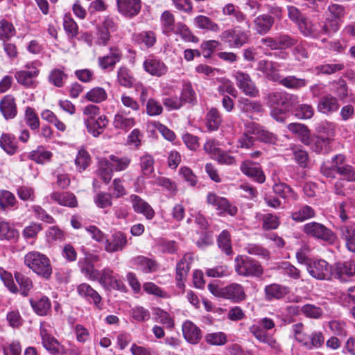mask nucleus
I'll use <instances>...</instances> for the list:
<instances>
[{
  "label": "nucleus",
  "instance_id": "obj_1",
  "mask_svg": "<svg viewBox=\"0 0 355 355\" xmlns=\"http://www.w3.org/2000/svg\"><path fill=\"white\" fill-rule=\"evenodd\" d=\"M82 272L85 277L92 281H96L105 290H123L122 282L117 279L114 271L109 268H105L98 270L94 268L93 264L88 263L83 268Z\"/></svg>",
  "mask_w": 355,
  "mask_h": 355
},
{
  "label": "nucleus",
  "instance_id": "obj_2",
  "mask_svg": "<svg viewBox=\"0 0 355 355\" xmlns=\"http://www.w3.org/2000/svg\"><path fill=\"white\" fill-rule=\"evenodd\" d=\"M25 265L37 275L49 279L53 272L49 259L38 252H30L24 257Z\"/></svg>",
  "mask_w": 355,
  "mask_h": 355
},
{
  "label": "nucleus",
  "instance_id": "obj_3",
  "mask_svg": "<svg viewBox=\"0 0 355 355\" xmlns=\"http://www.w3.org/2000/svg\"><path fill=\"white\" fill-rule=\"evenodd\" d=\"M250 37V28L244 30L240 26L225 30L220 35L221 41L227 43L231 48H241L248 42Z\"/></svg>",
  "mask_w": 355,
  "mask_h": 355
},
{
  "label": "nucleus",
  "instance_id": "obj_4",
  "mask_svg": "<svg viewBox=\"0 0 355 355\" xmlns=\"http://www.w3.org/2000/svg\"><path fill=\"white\" fill-rule=\"evenodd\" d=\"M235 270L240 276L260 277L263 272L261 264L246 256H237L235 259Z\"/></svg>",
  "mask_w": 355,
  "mask_h": 355
},
{
  "label": "nucleus",
  "instance_id": "obj_5",
  "mask_svg": "<svg viewBox=\"0 0 355 355\" xmlns=\"http://www.w3.org/2000/svg\"><path fill=\"white\" fill-rule=\"evenodd\" d=\"M302 231L309 236L326 242L333 243L336 238V234L330 229L317 222L306 223L302 227Z\"/></svg>",
  "mask_w": 355,
  "mask_h": 355
},
{
  "label": "nucleus",
  "instance_id": "obj_6",
  "mask_svg": "<svg viewBox=\"0 0 355 355\" xmlns=\"http://www.w3.org/2000/svg\"><path fill=\"white\" fill-rule=\"evenodd\" d=\"M298 102V96L285 92H272L268 96V104L270 107H283L284 111H290Z\"/></svg>",
  "mask_w": 355,
  "mask_h": 355
},
{
  "label": "nucleus",
  "instance_id": "obj_7",
  "mask_svg": "<svg viewBox=\"0 0 355 355\" xmlns=\"http://www.w3.org/2000/svg\"><path fill=\"white\" fill-rule=\"evenodd\" d=\"M238 88L246 96L255 98L259 96V91L250 76L245 72L238 70L233 73Z\"/></svg>",
  "mask_w": 355,
  "mask_h": 355
},
{
  "label": "nucleus",
  "instance_id": "obj_8",
  "mask_svg": "<svg viewBox=\"0 0 355 355\" xmlns=\"http://www.w3.org/2000/svg\"><path fill=\"white\" fill-rule=\"evenodd\" d=\"M307 271L313 278L319 280L332 279V266L323 259L311 261L306 266Z\"/></svg>",
  "mask_w": 355,
  "mask_h": 355
},
{
  "label": "nucleus",
  "instance_id": "obj_9",
  "mask_svg": "<svg viewBox=\"0 0 355 355\" xmlns=\"http://www.w3.org/2000/svg\"><path fill=\"white\" fill-rule=\"evenodd\" d=\"M328 10L331 15V19H327L322 26L324 33L329 34L331 32H336L340 27L339 21L345 15V8L339 4H331L328 7Z\"/></svg>",
  "mask_w": 355,
  "mask_h": 355
},
{
  "label": "nucleus",
  "instance_id": "obj_10",
  "mask_svg": "<svg viewBox=\"0 0 355 355\" xmlns=\"http://www.w3.org/2000/svg\"><path fill=\"white\" fill-rule=\"evenodd\" d=\"M121 51L115 46L110 47L109 53L98 58V64L102 70L112 71L122 59Z\"/></svg>",
  "mask_w": 355,
  "mask_h": 355
},
{
  "label": "nucleus",
  "instance_id": "obj_11",
  "mask_svg": "<svg viewBox=\"0 0 355 355\" xmlns=\"http://www.w3.org/2000/svg\"><path fill=\"white\" fill-rule=\"evenodd\" d=\"M116 4L118 12L129 19L138 15L141 9V0H116Z\"/></svg>",
  "mask_w": 355,
  "mask_h": 355
},
{
  "label": "nucleus",
  "instance_id": "obj_12",
  "mask_svg": "<svg viewBox=\"0 0 355 355\" xmlns=\"http://www.w3.org/2000/svg\"><path fill=\"white\" fill-rule=\"evenodd\" d=\"M143 67L146 73L156 77H161L168 71L166 64L154 55H149L144 60Z\"/></svg>",
  "mask_w": 355,
  "mask_h": 355
},
{
  "label": "nucleus",
  "instance_id": "obj_13",
  "mask_svg": "<svg viewBox=\"0 0 355 355\" xmlns=\"http://www.w3.org/2000/svg\"><path fill=\"white\" fill-rule=\"evenodd\" d=\"M40 70L33 64H26L25 69L15 73L17 83L26 87H33L34 79L39 75Z\"/></svg>",
  "mask_w": 355,
  "mask_h": 355
},
{
  "label": "nucleus",
  "instance_id": "obj_14",
  "mask_svg": "<svg viewBox=\"0 0 355 355\" xmlns=\"http://www.w3.org/2000/svg\"><path fill=\"white\" fill-rule=\"evenodd\" d=\"M331 139L329 137L323 138L310 133L306 142L304 144L316 153H327L331 150Z\"/></svg>",
  "mask_w": 355,
  "mask_h": 355
},
{
  "label": "nucleus",
  "instance_id": "obj_15",
  "mask_svg": "<svg viewBox=\"0 0 355 355\" xmlns=\"http://www.w3.org/2000/svg\"><path fill=\"white\" fill-rule=\"evenodd\" d=\"M207 202L214 206L220 213H227L231 216H234L237 213L236 206L231 205L226 198L218 196L214 193L207 194Z\"/></svg>",
  "mask_w": 355,
  "mask_h": 355
},
{
  "label": "nucleus",
  "instance_id": "obj_16",
  "mask_svg": "<svg viewBox=\"0 0 355 355\" xmlns=\"http://www.w3.org/2000/svg\"><path fill=\"white\" fill-rule=\"evenodd\" d=\"M43 347L52 355H65L66 349L58 340L49 335L46 329H40Z\"/></svg>",
  "mask_w": 355,
  "mask_h": 355
},
{
  "label": "nucleus",
  "instance_id": "obj_17",
  "mask_svg": "<svg viewBox=\"0 0 355 355\" xmlns=\"http://www.w3.org/2000/svg\"><path fill=\"white\" fill-rule=\"evenodd\" d=\"M241 172L255 182L262 184L266 180V176L262 168L250 160H245L240 166Z\"/></svg>",
  "mask_w": 355,
  "mask_h": 355
},
{
  "label": "nucleus",
  "instance_id": "obj_18",
  "mask_svg": "<svg viewBox=\"0 0 355 355\" xmlns=\"http://www.w3.org/2000/svg\"><path fill=\"white\" fill-rule=\"evenodd\" d=\"M77 292L80 296L85 298L89 303L93 304L97 309H102V297L100 294L87 283L80 284L77 287Z\"/></svg>",
  "mask_w": 355,
  "mask_h": 355
},
{
  "label": "nucleus",
  "instance_id": "obj_19",
  "mask_svg": "<svg viewBox=\"0 0 355 355\" xmlns=\"http://www.w3.org/2000/svg\"><path fill=\"white\" fill-rule=\"evenodd\" d=\"M340 107L338 100L331 94L322 96L318 101L317 110L319 112L329 116L336 112Z\"/></svg>",
  "mask_w": 355,
  "mask_h": 355
},
{
  "label": "nucleus",
  "instance_id": "obj_20",
  "mask_svg": "<svg viewBox=\"0 0 355 355\" xmlns=\"http://www.w3.org/2000/svg\"><path fill=\"white\" fill-rule=\"evenodd\" d=\"M223 298L235 303L243 302L247 297L243 286L238 283H232L223 287Z\"/></svg>",
  "mask_w": 355,
  "mask_h": 355
},
{
  "label": "nucleus",
  "instance_id": "obj_21",
  "mask_svg": "<svg viewBox=\"0 0 355 355\" xmlns=\"http://www.w3.org/2000/svg\"><path fill=\"white\" fill-rule=\"evenodd\" d=\"M130 200L135 212L143 214L148 220L153 218L155 211L147 202L135 194L130 196Z\"/></svg>",
  "mask_w": 355,
  "mask_h": 355
},
{
  "label": "nucleus",
  "instance_id": "obj_22",
  "mask_svg": "<svg viewBox=\"0 0 355 355\" xmlns=\"http://www.w3.org/2000/svg\"><path fill=\"white\" fill-rule=\"evenodd\" d=\"M297 26L300 33L306 37L317 38L321 33H324L322 27L320 28L318 24L313 23L306 17L301 20Z\"/></svg>",
  "mask_w": 355,
  "mask_h": 355
},
{
  "label": "nucleus",
  "instance_id": "obj_23",
  "mask_svg": "<svg viewBox=\"0 0 355 355\" xmlns=\"http://www.w3.org/2000/svg\"><path fill=\"white\" fill-rule=\"evenodd\" d=\"M274 22L273 17L268 14H262L254 18L253 21L254 28L257 34L263 35L270 31Z\"/></svg>",
  "mask_w": 355,
  "mask_h": 355
},
{
  "label": "nucleus",
  "instance_id": "obj_24",
  "mask_svg": "<svg viewBox=\"0 0 355 355\" xmlns=\"http://www.w3.org/2000/svg\"><path fill=\"white\" fill-rule=\"evenodd\" d=\"M0 111L6 119H11L17 114L15 99L12 95H6L0 101Z\"/></svg>",
  "mask_w": 355,
  "mask_h": 355
},
{
  "label": "nucleus",
  "instance_id": "obj_25",
  "mask_svg": "<svg viewBox=\"0 0 355 355\" xmlns=\"http://www.w3.org/2000/svg\"><path fill=\"white\" fill-rule=\"evenodd\" d=\"M182 333L187 341L191 344L198 343L201 338V330L192 322L185 321L182 324Z\"/></svg>",
  "mask_w": 355,
  "mask_h": 355
},
{
  "label": "nucleus",
  "instance_id": "obj_26",
  "mask_svg": "<svg viewBox=\"0 0 355 355\" xmlns=\"http://www.w3.org/2000/svg\"><path fill=\"white\" fill-rule=\"evenodd\" d=\"M257 69L261 71L270 80L278 81L280 76L278 73L277 65L275 62L266 60H259Z\"/></svg>",
  "mask_w": 355,
  "mask_h": 355
},
{
  "label": "nucleus",
  "instance_id": "obj_27",
  "mask_svg": "<svg viewBox=\"0 0 355 355\" xmlns=\"http://www.w3.org/2000/svg\"><path fill=\"white\" fill-rule=\"evenodd\" d=\"M288 293L289 288L287 286L278 284H271L264 288L265 298L269 301L282 299Z\"/></svg>",
  "mask_w": 355,
  "mask_h": 355
},
{
  "label": "nucleus",
  "instance_id": "obj_28",
  "mask_svg": "<svg viewBox=\"0 0 355 355\" xmlns=\"http://www.w3.org/2000/svg\"><path fill=\"white\" fill-rule=\"evenodd\" d=\"M222 12L225 16H232L233 21L236 23L245 22L247 28H250V22L247 19L246 15H245L239 7L236 6L232 3L226 4L222 9Z\"/></svg>",
  "mask_w": 355,
  "mask_h": 355
},
{
  "label": "nucleus",
  "instance_id": "obj_29",
  "mask_svg": "<svg viewBox=\"0 0 355 355\" xmlns=\"http://www.w3.org/2000/svg\"><path fill=\"white\" fill-rule=\"evenodd\" d=\"M51 199L62 206L69 207H76L78 205V201L75 195L69 192H53L50 195Z\"/></svg>",
  "mask_w": 355,
  "mask_h": 355
},
{
  "label": "nucleus",
  "instance_id": "obj_30",
  "mask_svg": "<svg viewBox=\"0 0 355 355\" xmlns=\"http://www.w3.org/2000/svg\"><path fill=\"white\" fill-rule=\"evenodd\" d=\"M238 106L241 112L247 114L262 113L264 110L260 101H251L246 98H241Z\"/></svg>",
  "mask_w": 355,
  "mask_h": 355
},
{
  "label": "nucleus",
  "instance_id": "obj_31",
  "mask_svg": "<svg viewBox=\"0 0 355 355\" xmlns=\"http://www.w3.org/2000/svg\"><path fill=\"white\" fill-rule=\"evenodd\" d=\"M108 123L107 118L105 115H100L91 122H86V127L94 137L99 136L106 128Z\"/></svg>",
  "mask_w": 355,
  "mask_h": 355
},
{
  "label": "nucleus",
  "instance_id": "obj_32",
  "mask_svg": "<svg viewBox=\"0 0 355 355\" xmlns=\"http://www.w3.org/2000/svg\"><path fill=\"white\" fill-rule=\"evenodd\" d=\"M131 159L128 157H118L110 155L108 160H105V166L113 171H121L125 170L130 165Z\"/></svg>",
  "mask_w": 355,
  "mask_h": 355
},
{
  "label": "nucleus",
  "instance_id": "obj_33",
  "mask_svg": "<svg viewBox=\"0 0 355 355\" xmlns=\"http://www.w3.org/2000/svg\"><path fill=\"white\" fill-rule=\"evenodd\" d=\"M30 303L34 311L41 316L47 315L51 307L49 299L44 295L39 298L31 299Z\"/></svg>",
  "mask_w": 355,
  "mask_h": 355
},
{
  "label": "nucleus",
  "instance_id": "obj_34",
  "mask_svg": "<svg viewBox=\"0 0 355 355\" xmlns=\"http://www.w3.org/2000/svg\"><path fill=\"white\" fill-rule=\"evenodd\" d=\"M272 189L275 194L287 201L297 200L298 199V195L286 183H275L272 187Z\"/></svg>",
  "mask_w": 355,
  "mask_h": 355
},
{
  "label": "nucleus",
  "instance_id": "obj_35",
  "mask_svg": "<svg viewBox=\"0 0 355 355\" xmlns=\"http://www.w3.org/2000/svg\"><path fill=\"white\" fill-rule=\"evenodd\" d=\"M287 150L291 151V155L294 157L295 162L300 167L305 168L307 166L309 155L308 153L302 148V146L291 144L289 148H287Z\"/></svg>",
  "mask_w": 355,
  "mask_h": 355
},
{
  "label": "nucleus",
  "instance_id": "obj_36",
  "mask_svg": "<svg viewBox=\"0 0 355 355\" xmlns=\"http://www.w3.org/2000/svg\"><path fill=\"white\" fill-rule=\"evenodd\" d=\"M0 147L9 155H15L18 150L15 137L8 133H3L1 135Z\"/></svg>",
  "mask_w": 355,
  "mask_h": 355
},
{
  "label": "nucleus",
  "instance_id": "obj_37",
  "mask_svg": "<svg viewBox=\"0 0 355 355\" xmlns=\"http://www.w3.org/2000/svg\"><path fill=\"white\" fill-rule=\"evenodd\" d=\"M116 82L125 88L133 87L135 78L130 70L125 66H121L116 72Z\"/></svg>",
  "mask_w": 355,
  "mask_h": 355
},
{
  "label": "nucleus",
  "instance_id": "obj_38",
  "mask_svg": "<svg viewBox=\"0 0 355 355\" xmlns=\"http://www.w3.org/2000/svg\"><path fill=\"white\" fill-rule=\"evenodd\" d=\"M194 25L200 28L214 33H218L220 30L218 24L205 15H198L193 19Z\"/></svg>",
  "mask_w": 355,
  "mask_h": 355
},
{
  "label": "nucleus",
  "instance_id": "obj_39",
  "mask_svg": "<svg viewBox=\"0 0 355 355\" xmlns=\"http://www.w3.org/2000/svg\"><path fill=\"white\" fill-rule=\"evenodd\" d=\"M162 31L164 35L172 34L175 28V17L169 10H165L160 16Z\"/></svg>",
  "mask_w": 355,
  "mask_h": 355
},
{
  "label": "nucleus",
  "instance_id": "obj_40",
  "mask_svg": "<svg viewBox=\"0 0 355 355\" xmlns=\"http://www.w3.org/2000/svg\"><path fill=\"white\" fill-rule=\"evenodd\" d=\"M134 41L146 48L153 47L157 41L156 34L151 31H143L133 35Z\"/></svg>",
  "mask_w": 355,
  "mask_h": 355
},
{
  "label": "nucleus",
  "instance_id": "obj_41",
  "mask_svg": "<svg viewBox=\"0 0 355 355\" xmlns=\"http://www.w3.org/2000/svg\"><path fill=\"white\" fill-rule=\"evenodd\" d=\"M172 33L180 35L182 40L187 42L197 43L199 39L195 36L189 28L182 22H178Z\"/></svg>",
  "mask_w": 355,
  "mask_h": 355
},
{
  "label": "nucleus",
  "instance_id": "obj_42",
  "mask_svg": "<svg viewBox=\"0 0 355 355\" xmlns=\"http://www.w3.org/2000/svg\"><path fill=\"white\" fill-rule=\"evenodd\" d=\"M18 237L19 232L8 222L0 218V239L15 242Z\"/></svg>",
  "mask_w": 355,
  "mask_h": 355
},
{
  "label": "nucleus",
  "instance_id": "obj_43",
  "mask_svg": "<svg viewBox=\"0 0 355 355\" xmlns=\"http://www.w3.org/2000/svg\"><path fill=\"white\" fill-rule=\"evenodd\" d=\"M314 209L309 205H303L291 213V218L295 222H303L315 216Z\"/></svg>",
  "mask_w": 355,
  "mask_h": 355
},
{
  "label": "nucleus",
  "instance_id": "obj_44",
  "mask_svg": "<svg viewBox=\"0 0 355 355\" xmlns=\"http://www.w3.org/2000/svg\"><path fill=\"white\" fill-rule=\"evenodd\" d=\"M135 124V120L132 117H128L122 113L118 112L115 114L113 125L115 128L128 131Z\"/></svg>",
  "mask_w": 355,
  "mask_h": 355
},
{
  "label": "nucleus",
  "instance_id": "obj_45",
  "mask_svg": "<svg viewBox=\"0 0 355 355\" xmlns=\"http://www.w3.org/2000/svg\"><path fill=\"white\" fill-rule=\"evenodd\" d=\"M278 81L284 87L292 89H299L305 87L308 83L307 80L299 78L295 76H288L283 78H279Z\"/></svg>",
  "mask_w": 355,
  "mask_h": 355
},
{
  "label": "nucleus",
  "instance_id": "obj_46",
  "mask_svg": "<svg viewBox=\"0 0 355 355\" xmlns=\"http://www.w3.org/2000/svg\"><path fill=\"white\" fill-rule=\"evenodd\" d=\"M84 98L94 103H100L105 101L107 98L105 89L101 87H95L88 91Z\"/></svg>",
  "mask_w": 355,
  "mask_h": 355
},
{
  "label": "nucleus",
  "instance_id": "obj_47",
  "mask_svg": "<svg viewBox=\"0 0 355 355\" xmlns=\"http://www.w3.org/2000/svg\"><path fill=\"white\" fill-rule=\"evenodd\" d=\"M52 155L51 151L46 150L42 146H40L36 150L30 152L28 157L38 164H44L50 161Z\"/></svg>",
  "mask_w": 355,
  "mask_h": 355
},
{
  "label": "nucleus",
  "instance_id": "obj_48",
  "mask_svg": "<svg viewBox=\"0 0 355 355\" xmlns=\"http://www.w3.org/2000/svg\"><path fill=\"white\" fill-rule=\"evenodd\" d=\"M15 277L20 287L21 294L24 297L27 296L33 287L31 279L19 272L15 273Z\"/></svg>",
  "mask_w": 355,
  "mask_h": 355
},
{
  "label": "nucleus",
  "instance_id": "obj_49",
  "mask_svg": "<svg viewBox=\"0 0 355 355\" xmlns=\"http://www.w3.org/2000/svg\"><path fill=\"white\" fill-rule=\"evenodd\" d=\"M287 128L291 132L297 135L302 143L306 142L311 133L307 126L299 123H291L288 125Z\"/></svg>",
  "mask_w": 355,
  "mask_h": 355
},
{
  "label": "nucleus",
  "instance_id": "obj_50",
  "mask_svg": "<svg viewBox=\"0 0 355 355\" xmlns=\"http://www.w3.org/2000/svg\"><path fill=\"white\" fill-rule=\"evenodd\" d=\"M206 125L209 131H214L218 129L221 123V117L216 108H211L206 116Z\"/></svg>",
  "mask_w": 355,
  "mask_h": 355
},
{
  "label": "nucleus",
  "instance_id": "obj_51",
  "mask_svg": "<svg viewBox=\"0 0 355 355\" xmlns=\"http://www.w3.org/2000/svg\"><path fill=\"white\" fill-rule=\"evenodd\" d=\"M180 98L183 105L184 103L195 105L197 103L196 92L190 83L183 85Z\"/></svg>",
  "mask_w": 355,
  "mask_h": 355
},
{
  "label": "nucleus",
  "instance_id": "obj_52",
  "mask_svg": "<svg viewBox=\"0 0 355 355\" xmlns=\"http://www.w3.org/2000/svg\"><path fill=\"white\" fill-rule=\"evenodd\" d=\"M298 40L296 37H293L286 33H279L277 35V42L279 50H285L295 46Z\"/></svg>",
  "mask_w": 355,
  "mask_h": 355
},
{
  "label": "nucleus",
  "instance_id": "obj_53",
  "mask_svg": "<svg viewBox=\"0 0 355 355\" xmlns=\"http://www.w3.org/2000/svg\"><path fill=\"white\" fill-rule=\"evenodd\" d=\"M153 314L155 320L157 322L164 324L166 328L171 329L174 327V320L166 311L159 308H156L154 309Z\"/></svg>",
  "mask_w": 355,
  "mask_h": 355
},
{
  "label": "nucleus",
  "instance_id": "obj_54",
  "mask_svg": "<svg viewBox=\"0 0 355 355\" xmlns=\"http://www.w3.org/2000/svg\"><path fill=\"white\" fill-rule=\"evenodd\" d=\"M301 312L309 318L320 319L324 315L321 307L312 304H306L301 307Z\"/></svg>",
  "mask_w": 355,
  "mask_h": 355
},
{
  "label": "nucleus",
  "instance_id": "obj_55",
  "mask_svg": "<svg viewBox=\"0 0 355 355\" xmlns=\"http://www.w3.org/2000/svg\"><path fill=\"white\" fill-rule=\"evenodd\" d=\"M67 77V75L63 70L53 69L49 73V81L51 84L57 87H62L64 86Z\"/></svg>",
  "mask_w": 355,
  "mask_h": 355
},
{
  "label": "nucleus",
  "instance_id": "obj_56",
  "mask_svg": "<svg viewBox=\"0 0 355 355\" xmlns=\"http://www.w3.org/2000/svg\"><path fill=\"white\" fill-rule=\"evenodd\" d=\"M24 120L26 125L32 130H37L40 127V119L35 110L31 107H26Z\"/></svg>",
  "mask_w": 355,
  "mask_h": 355
},
{
  "label": "nucleus",
  "instance_id": "obj_57",
  "mask_svg": "<svg viewBox=\"0 0 355 355\" xmlns=\"http://www.w3.org/2000/svg\"><path fill=\"white\" fill-rule=\"evenodd\" d=\"M155 159L150 154H145L140 159L141 172L145 176H150L154 172Z\"/></svg>",
  "mask_w": 355,
  "mask_h": 355
},
{
  "label": "nucleus",
  "instance_id": "obj_58",
  "mask_svg": "<svg viewBox=\"0 0 355 355\" xmlns=\"http://www.w3.org/2000/svg\"><path fill=\"white\" fill-rule=\"evenodd\" d=\"M136 263L139 265L142 270L146 272H153L157 270L158 264L155 260L139 256L135 259Z\"/></svg>",
  "mask_w": 355,
  "mask_h": 355
},
{
  "label": "nucleus",
  "instance_id": "obj_59",
  "mask_svg": "<svg viewBox=\"0 0 355 355\" xmlns=\"http://www.w3.org/2000/svg\"><path fill=\"white\" fill-rule=\"evenodd\" d=\"M220 84L218 86L217 91L220 95L228 94L234 97L237 95V91L234 87L233 83L228 79L222 78L219 80Z\"/></svg>",
  "mask_w": 355,
  "mask_h": 355
},
{
  "label": "nucleus",
  "instance_id": "obj_60",
  "mask_svg": "<svg viewBox=\"0 0 355 355\" xmlns=\"http://www.w3.org/2000/svg\"><path fill=\"white\" fill-rule=\"evenodd\" d=\"M90 162V155L87 150L81 149L78 150L75 159V164L78 170L81 172L86 169Z\"/></svg>",
  "mask_w": 355,
  "mask_h": 355
},
{
  "label": "nucleus",
  "instance_id": "obj_61",
  "mask_svg": "<svg viewBox=\"0 0 355 355\" xmlns=\"http://www.w3.org/2000/svg\"><path fill=\"white\" fill-rule=\"evenodd\" d=\"M331 92L337 95L340 99H343L347 96V86L345 80L338 79L331 83Z\"/></svg>",
  "mask_w": 355,
  "mask_h": 355
},
{
  "label": "nucleus",
  "instance_id": "obj_62",
  "mask_svg": "<svg viewBox=\"0 0 355 355\" xmlns=\"http://www.w3.org/2000/svg\"><path fill=\"white\" fill-rule=\"evenodd\" d=\"M15 34V29L12 24L6 19L0 21V40H5L12 37Z\"/></svg>",
  "mask_w": 355,
  "mask_h": 355
},
{
  "label": "nucleus",
  "instance_id": "obj_63",
  "mask_svg": "<svg viewBox=\"0 0 355 355\" xmlns=\"http://www.w3.org/2000/svg\"><path fill=\"white\" fill-rule=\"evenodd\" d=\"M146 114L150 116L160 115L163 112L161 103L155 98H149L146 105Z\"/></svg>",
  "mask_w": 355,
  "mask_h": 355
},
{
  "label": "nucleus",
  "instance_id": "obj_64",
  "mask_svg": "<svg viewBox=\"0 0 355 355\" xmlns=\"http://www.w3.org/2000/svg\"><path fill=\"white\" fill-rule=\"evenodd\" d=\"M314 114V109L311 105L301 104L295 110V115L300 119H309Z\"/></svg>",
  "mask_w": 355,
  "mask_h": 355
}]
</instances>
